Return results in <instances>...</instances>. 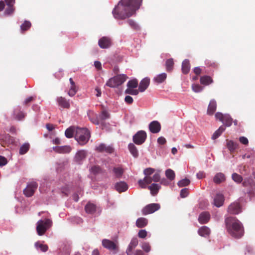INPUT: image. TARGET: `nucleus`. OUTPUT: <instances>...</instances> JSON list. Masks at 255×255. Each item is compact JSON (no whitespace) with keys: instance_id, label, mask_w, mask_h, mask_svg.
I'll return each mask as SVG.
<instances>
[{"instance_id":"f257e3e1","label":"nucleus","mask_w":255,"mask_h":255,"mask_svg":"<svg viewBox=\"0 0 255 255\" xmlns=\"http://www.w3.org/2000/svg\"><path fill=\"white\" fill-rule=\"evenodd\" d=\"M142 0H121L112 11L114 17L124 19L131 16L139 8Z\"/></svg>"},{"instance_id":"f03ea898","label":"nucleus","mask_w":255,"mask_h":255,"mask_svg":"<svg viewBox=\"0 0 255 255\" xmlns=\"http://www.w3.org/2000/svg\"><path fill=\"white\" fill-rule=\"evenodd\" d=\"M226 229L233 237L242 238L244 234V229L241 222L235 217H227L225 219Z\"/></svg>"},{"instance_id":"7ed1b4c3","label":"nucleus","mask_w":255,"mask_h":255,"mask_svg":"<svg viewBox=\"0 0 255 255\" xmlns=\"http://www.w3.org/2000/svg\"><path fill=\"white\" fill-rule=\"evenodd\" d=\"M90 137L89 130L86 128H76L75 138L81 145L86 144Z\"/></svg>"},{"instance_id":"20e7f679","label":"nucleus","mask_w":255,"mask_h":255,"mask_svg":"<svg viewBox=\"0 0 255 255\" xmlns=\"http://www.w3.org/2000/svg\"><path fill=\"white\" fill-rule=\"evenodd\" d=\"M128 78L125 74H118L109 79L106 85L111 88H116L123 84Z\"/></svg>"},{"instance_id":"39448f33","label":"nucleus","mask_w":255,"mask_h":255,"mask_svg":"<svg viewBox=\"0 0 255 255\" xmlns=\"http://www.w3.org/2000/svg\"><path fill=\"white\" fill-rule=\"evenodd\" d=\"M52 225V222L49 219L40 220L37 223L36 231L38 235L42 236L49 229Z\"/></svg>"},{"instance_id":"423d86ee","label":"nucleus","mask_w":255,"mask_h":255,"mask_svg":"<svg viewBox=\"0 0 255 255\" xmlns=\"http://www.w3.org/2000/svg\"><path fill=\"white\" fill-rule=\"evenodd\" d=\"M243 186L247 188V193L251 196L255 195V182L251 178H246L243 182Z\"/></svg>"},{"instance_id":"0eeeda50","label":"nucleus","mask_w":255,"mask_h":255,"mask_svg":"<svg viewBox=\"0 0 255 255\" xmlns=\"http://www.w3.org/2000/svg\"><path fill=\"white\" fill-rule=\"evenodd\" d=\"M38 187V184L35 181L28 182L26 188L23 190L24 195L27 197H30L34 194Z\"/></svg>"},{"instance_id":"6e6552de","label":"nucleus","mask_w":255,"mask_h":255,"mask_svg":"<svg viewBox=\"0 0 255 255\" xmlns=\"http://www.w3.org/2000/svg\"><path fill=\"white\" fill-rule=\"evenodd\" d=\"M146 133L144 130H139L133 136V141L137 145H141L146 138Z\"/></svg>"},{"instance_id":"1a4fd4ad","label":"nucleus","mask_w":255,"mask_h":255,"mask_svg":"<svg viewBox=\"0 0 255 255\" xmlns=\"http://www.w3.org/2000/svg\"><path fill=\"white\" fill-rule=\"evenodd\" d=\"M160 208V206L157 203H152L149 204L145 206L142 209V214L143 215H146L148 214H152L155 211L158 210Z\"/></svg>"},{"instance_id":"9d476101","label":"nucleus","mask_w":255,"mask_h":255,"mask_svg":"<svg viewBox=\"0 0 255 255\" xmlns=\"http://www.w3.org/2000/svg\"><path fill=\"white\" fill-rule=\"evenodd\" d=\"M95 150L99 152H106L112 153L114 151V148L111 145H107L105 143H100L96 147Z\"/></svg>"},{"instance_id":"9b49d317","label":"nucleus","mask_w":255,"mask_h":255,"mask_svg":"<svg viewBox=\"0 0 255 255\" xmlns=\"http://www.w3.org/2000/svg\"><path fill=\"white\" fill-rule=\"evenodd\" d=\"M102 245L104 248L109 250L115 251V253L118 251V246L112 240H102Z\"/></svg>"},{"instance_id":"f8f14e48","label":"nucleus","mask_w":255,"mask_h":255,"mask_svg":"<svg viewBox=\"0 0 255 255\" xmlns=\"http://www.w3.org/2000/svg\"><path fill=\"white\" fill-rule=\"evenodd\" d=\"M112 44L110 38L104 36L99 40L98 45L101 48L106 49L109 48Z\"/></svg>"},{"instance_id":"ddd939ff","label":"nucleus","mask_w":255,"mask_h":255,"mask_svg":"<svg viewBox=\"0 0 255 255\" xmlns=\"http://www.w3.org/2000/svg\"><path fill=\"white\" fill-rule=\"evenodd\" d=\"M53 150L58 153L67 154L71 152L72 149L69 145L57 146L53 147Z\"/></svg>"},{"instance_id":"4468645a","label":"nucleus","mask_w":255,"mask_h":255,"mask_svg":"<svg viewBox=\"0 0 255 255\" xmlns=\"http://www.w3.org/2000/svg\"><path fill=\"white\" fill-rule=\"evenodd\" d=\"M149 129L151 132L156 133L160 131L161 125L158 121H154L149 124Z\"/></svg>"},{"instance_id":"2eb2a0df","label":"nucleus","mask_w":255,"mask_h":255,"mask_svg":"<svg viewBox=\"0 0 255 255\" xmlns=\"http://www.w3.org/2000/svg\"><path fill=\"white\" fill-rule=\"evenodd\" d=\"M241 212V207L237 202L232 203L228 207V212L232 214H238Z\"/></svg>"},{"instance_id":"dca6fc26","label":"nucleus","mask_w":255,"mask_h":255,"mask_svg":"<svg viewBox=\"0 0 255 255\" xmlns=\"http://www.w3.org/2000/svg\"><path fill=\"white\" fill-rule=\"evenodd\" d=\"M57 102L58 104V105L63 108L69 109L70 107L69 100H67L64 97H58L57 99Z\"/></svg>"},{"instance_id":"f3484780","label":"nucleus","mask_w":255,"mask_h":255,"mask_svg":"<svg viewBox=\"0 0 255 255\" xmlns=\"http://www.w3.org/2000/svg\"><path fill=\"white\" fill-rule=\"evenodd\" d=\"M115 188L118 192L121 193L127 191L128 186L125 182L120 181L115 184Z\"/></svg>"},{"instance_id":"a211bd4d","label":"nucleus","mask_w":255,"mask_h":255,"mask_svg":"<svg viewBox=\"0 0 255 255\" xmlns=\"http://www.w3.org/2000/svg\"><path fill=\"white\" fill-rule=\"evenodd\" d=\"M210 219V215L207 212H202L198 217V221L200 224H204L208 223Z\"/></svg>"},{"instance_id":"6ab92c4d","label":"nucleus","mask_w":255,"mask_h":255,"mask_svg":"<svg viewBox=\"0 0 255 255\" xmlns=\"http://www.w3.org/2000/svg\"><path fill=\"white\" fill-rule=\"evenodd\" d=\"M25 116V113L20 111V108L19 107L16 108L13 111V118L14 119L21 121L23 120Z\"/></svg>"},{"instance_id":"aec40b11","label":"nucleus","mask_w":255,"mask_h":255,"mask_svg":"<svg viewBox=\"0 0 255 255\" xmlns=\"http://www.w3.org/2000/svg\"><path fill=\"white\" fill-rule=\"evenodd\" d=\"M150 83V79L148 78L143 79L140 82L138 87V90L140 92H144L148 87Z\"/></svg>"},{"instance_id":"412c9836","label":"nucleus","mask_w":255,"mask_h":255,"mask_svg":"<svg viewBox=\"0 0 255 255\" xmlns=\"http://www.w3.org/2000/svg\"><path fill=\"white\" fill-rule=\"evenodd\" d=\"M217 103L214 99L210 101L207 109V114L213 115L216 110Z\"/></svg>"},{"instance_id":"4be33fe9","label":"nucleus","mask_w":255,"mask_h":255,"mask_svg":"<svg viewBox=\"0 0 255 255\" xmlns=\"http://www.w3.org/2000/svg\"><path fill=\"white\" fill-rule=\"evenodd\" d=\"M211 233L210 229L207 226H203L198 230V234L202 237L209 238Z\"/></svg>"},{"instance_id":"5701e85b","label":"nucleus","mask_w":255,"mask_h":255,"mask_svg":"<svg viewBox=\"0 0 255 255\" xmlns=\"http://www.w3.org/2000/svg\"><path fill=\"white\" fill-rule=\"evenodd\" d=\"M214 205L217 207H220L223 205L224 202V197L222 194H217L216 196L215 197L214 200Z\"/></svg>"},{"instance_id":"b1692460","label":"nucleus","mask_w":255,"mask_h":255,"mask_svg":"<svg viewBox=\"0 0 255 255\" xmlns=\"http://www.w3.org/2000/svg\"><path fill=\"white\" fill-rule=\"evenodd\" d=\"M87 155V152L85 150H81L78 151L75 155V159L76 162L80 163L84 159Z\"/></svg>"},{"instance_id":"393cba45","label":"nucleus","mask_w":255,"mask_h":255,"mask_svg":"<svg viewBox=\"0 0 255 255\" xmlns=\"http://www.w3.org/2000/svg\"><path fill=\"white\" fill-rule=\"evenodd\" d=\"M69 81L71 84V87L69 91L68 92V94L70 97H73L76 94L78 91V89L77 88V86H76L75 82H74L72 78H70L69 79Z\"/></svg>"},{"instance_id":"a878e982","label":"nucleus","mask_w":255,"mask_h":255,"mask_svg":"<svg viewBox=\"0 0 255 255\" xmlns=\"http://www.w3.org/2000/svg\"><path fill=\"white\" fill-rule=\"evenodd\" d=\"M138 243V240H131L126 250V253L128 255H132V251L137 246Z\"/></svg>"},{"instance_id":"bb28decb","label":"nucleus","mask_w":255,"mask_h":255,"mask_svg":"<svg viewBox=\"0 0 255 255\" xmlns=\"http://www.w3.org/2000/svg\"><path fill=\"white\" fill-rule=\"evenodd\" d=\"M161 186L159 184L153 183L148 187V189L150 191L151 194L154 196L156 195L160 189Z\"/></svg>"},{"instance_id":"cd10ccee","label":"nucleus","mask_w":255,"mask_h":255,"mask_svg":"<svg viewBox=\"0 0 255 255\" xmlns=\"http://www.w3.org/2000/svg\"><path fill=\"white\" fill-rule=\"evenodd\" d=\"M190 69L189 61L188 59H185L182 63V71L183 73L186 74L189 73Z\"/></svg>"},{"instance_id":"c85d7f7f","label":"nucleus","mask_w":255,"mask_h":255,"mask_svg":"<svg viewBox=\"0 0 255 255\" xmlns=\"http://www.w3.org/2000/svg\"><path fill=\"white\" fill-rule=\"evenodd\" d=\"M85 210L86 213L93 214L96 210V206L95 204L88 203L85 207Z\"/></svg>"},{"instance_id":"c756f323","label":"nucleus","mask_w":255,"mask_h":255,"mask_svg":"<svg viewBox=\"0 0 255 255\" xmlns=\"http://www.w3.org/2000/svg\"><path fill=\"white\" fill-rule=\"evenodd\" d=\"M151 183V181L148 177H144L143 179H140L138 181L139 186L144 189L146 188V184H149Z\"/></svg>"},{"instance_id":"7c9ffc66","label":"nucleus","mask_w":255,"mask_h":255,"mask_svg":"<svg viewBox=\"0 0 255 255\" xmlns=\"http://www.w3.org/2000/svg\"><path fill=\"white\" fill-rule=\"evenodd\" d=\"M148 220L143 217L138 218L136 221V225L138 228H143L147 225Z\"/></svg>"},{"instance_id":"2f4dec72","label":"nucleus","mask_w":255,"mask_h":255,"mask_svg":"<svg viewBox=\"0 0 255 255\" xmlns=\"http://www.w3.org/2000/svg\"><path fill=\"white\" fill-rule=\"evenodd\" d=\"M214 182L216 184H220L225 180V176L223 173H217L213 179Z\"/></svg>"},{"instance_id":"473e14b6","label":"nucleus","mask_w":255,"mask_h":255,"mask_svg":"<svg viewBox=\"0 0 255 255\" xmlns=\"http://www.w3.org/2000/svg\"><path fill=\"white\" fill-rule=\"evenodd\" d=\"M212 78L209 76H204L200 78V83L205 85H208L213 83Z\"/></svg>"},{"instance_id":"72a5a7b5","label":"nucleus","mask_w":255,"mask_h":255,"mask_svg":"<svg viewBox=\"0 0 255 255\" xmlns=\"http://www.w3.org/2000/svg\"><path fill=\"white\" fill-rule=\"evenodd\" d=\"M88 116L90 121L93 124L98 125L102 123L99 118H98L96 115H94V113L93 112L89 114Z\"/></svg>"},{"instance_id":"f704fd0d","label":"nucleus","mask_w":255,"mask_h":255,"mask_svg":"<svg viewBox=\"0 0 255 255\" xmlns=\"http://www.w3.org/2000/svg\"><path fill=\"white\" fill-rule=\"evenodd\" d=\"M128 149L131 154L134 157H137L138 156V152L136 146L133 143H129L128 146Z\"/></svg>"},{"instance_id":"c9c22d12","label":"nucleus","mask_w":255,"mask_h":255,"mask_svg":"<svg viewBox=\"0 0 255 255\" xmlns=\"http://www.w3.org/2000/svg\"><path fill=\"white\" fill-rule=\"evenodd\" d=\"M76 128L71 127L68 128L65 132V136L67 138H71L73 137L74 133H76Z\"/></svg>"},{"instance_id":"e433bc0d","label":"nucleus","mask_w":255,"mask_h":255,"mask_svg":"<svg viewBox=\"0 0 255 255\" xmlns=\"http://www.w3.org/2000/svg\"><path fill=\"white\" fill-rule=\"evenodd\" d=\"M113 171L115 176L117 178H120L122 176L124 170L123 168L121 167H115L113 168Z\"/></svg>"},{"instance_id":"4c0bfd02","label":"nucleus","mask_w":255,"mask_h":255,"mask_svg":"<svg viewBox=\"0 0 255 255\" xmlns=\"http://www.w3.org/2000/svg\"><path fill=\"white\" fill-rule=\"evenodd\" d=\"M35 247L37 249H39L43 252H46L48 249V247L47 245L43 244L39 241H38L35 243Z\"/></svg>"},{"instance_id":"58836bf2","label":"nucleus","mask_w":255,"mask_h":255,"mask_svg":"<svg viewBox=\"0 0 255 255\" xmlns=\"http://www.w3.org/2000/svg\"><path fill=\"white\" fill-rule=\"evenodd\" d=\"M30 144L28 143L23 144L19 148V153L20 155L25 154L29 149Z\"/></svg>"},{"instance_id":"ea45409f","label":"nucleus","mask_w":255,"mask_h":255,"mask_svg":"<svg viewBox=\"0 0 255 255\" xmlns=\"http://www.w3.org/2000/svg\"><path fill=\"white\" fill-rule=\"evenodd\" d=\"M174 61L172 58L167 59L165 62V66L167 72H171L173 70Z\"/></svg>"},{"instance_id":"a19ab883","label":"nucleus","mask_w":255,"mask_h":255,"mask_svg":"<svg viewBox=\"0 0 255 255\" xmlns=\"http://www.w3.org/2000/svg\"><path fill=\"white\" fill-rule=\"evenodd\" d=\"M227 146L231 152L234 151L238 147V144L232 140H227Z\"/></svg>"},{"instance_id":"79ce46f5","label":"nucleus","mask_w":255,"mask_h":255,"mask_svg":"<svg viewBox=\"0 0 255 255\" xmlns=\"http://www.w3.org/2000/svg\"><path fill=\"white\" fill-rule=\"evenodd\" d=\"M222 123L227 127H230L233 123V119L229 115H225Z\"/></svg>"},{"instance_id":"37998d69","label":"nucleus","mask_w":255,"mask_h":255,"mask_svg":"<svg viewBox=\"0 0 255 255\" xmlns=\"http://www.w3.org/2000/svg\"><path fill=\"white\" fill-rule=\"evenodd\" d=\"M225 128L222 126H221L212 135V139H216L222 133L225 131Z\"/></svg>"},{"instance_id":"c03bdc74","label":"nucleus","mask_w":255,"mask_h":255,"mask_svg":"<svg viewBox=\"0 0 255 255\" xmlns=\"http://www.w3.org/2000/svg\"><path fill=\"white\" fill-rule=\"evenodd\" d=\"M167 77V75L166 73H163L157 75L154 79V80L157 83H161L163 82Z\"/></svg>"},{"instance_id":"a18cd8bd","label":"nucleus","mask_w":255,"mask_h":255,"mask_svg":"<svg viewBox=\"0 0 255 255\" xmlns=\"http://www.w3.org/2000/svg\"><path fill=\"white\" fill-rule=\"evenodd\" d=\"M165 175L166 177L170 181L174 179L175 174L173 170L171 169H168L165 171Z\"/></svg>"},{"instance_id":"49530a36","label":"nucleus","mask_w":255,"mask_h":255,"mask_svg":"<svg viewBox=\"0 0 255 255\" xmlns=\"http://www.w3.org/2000/svg\"><path fill=\"white\" fill-rule=\"evenodd\" d=\"M138 86V81L136 79H132L129 80L127 83L128 88L133 89L135 88Z\"/></svg>"},{"instance_id":"de8ad7c7","label":"nucleus","mask_w":255,"mask_h":255,"mask_svg":"<svg viewBox=\"0 0 255 255\" xmlns=\"http://www.w3.org/2000/svg\"><path fill=\"white\" fill-rule=\"evenodd\" d=\"M110 117V114L107 111L103 110L102 111L100 115L99 116V119L102 122L103 121L109 119Z\"/></svg>"},{"instance_id":"09e8293b","label":"nucleus","mask_w":255,"mask_h":255,"mask_svg":"<svg viewBox=\"0 0 255 255\" xmlns=\"http://www.w3.org/2000/svg\"><path fill=\"white\" fill-rule=\"evenodd\" d=\"M31 26V24L29 21H25L20 26V29L21 31L23 32L27 30Z\"/></svg>"},{"instance_id":"8fccbe9b","label":"nucleus","mask_w":255,"mask_h":255,"mask_svg":"<svg viewBox=\"0 0 255 255\" xmlns=\"http://www.w3.org/2000/svg\"><path fill=\"white\" fill-rule=\"evenodd\" d=\"M190 180L186 178L185 179L179 181L177 183V185L179 187H182L188 186L190 184Z\"/></svg>"},{"instance_id":"3c124183","label":"nucleus","mask_w":255,"mask_h":255,"mask_svg":"<svg viewBox=\"0 0 255 255\" xmlns=\"http://www.w3.org/2000/svg\"><path fill=\"white\" fill-rule=\"evenodd\" d=\"M232 179L238 183H240L243 181V177L240 175L234 173L232 175Z\"/></svg>"},{"instance_id":"603ef678","label":"nucleus","mask_w":255,"mask_h":255,"mask_svg":"<svg viewBox=\"0 0 255 255\" xmlns=\"http://www.w3.org/2000/svg\"><path fill=\"white\" fill-rule=\"evenodd\" d=\"M14 10L15 7L14 6H7L4 11V14L8 15H11L14 12Z\"/></svg>"},{"instance_id":"864d4df0","label":"nucleus","mask_w":255,"mask_h":255,"mask_svg":"<svg viewBox=\"0 0 255 255\" xmlns=\"http://www.w3.org/2000/svg\"><path fill=\"white\" fill-rule=\"evenodd\" d=\"M155 170L153 168H147L144 170V174L145 175V177H148L150 179L151 178L150 175L153 173Z\"/></svg>"},{"instance_id":"5fc2aeb1","label":"nucleus","mask_w":255,"mask_h":255,"mask_svg":"<svg viewBox=\"0 0 255 255\" xmlns=\"http://www.w3.org/2000/svg\"><path fill=\"white\" fill-rule=\"evenodd\" d=\"M128 23L131 26L132 28L134 30H138L139 29V26L132 19H129L128 21Z\"/></svg>"},{"instance_id":"6e6d98bb","label":"nucleus","mask_w":255,"mask_h":255,"mask_svg":"<svg viewBox=\"0 0 255 255\" xmlns=\"http://www.w3.org/2000/svg\"><path fill=\"white\" fill-rule=\"evenodd\" d=\"M139 91L138 90L127 88L125 91V93L132 95H137Z\"/></svg>"},{"instance_id":"4d7b16f0","label":"nucleus","mask_w":255,"mask_h":255,"mask_svg":"<svg viewBox=\"0 0 255 255\" xmlns=\"http://www.w3.org/2000/svg\"><path fill=\"white\" fill-rule=\"evenodd\" d=\"M91 172L94 174H97L102 172V169L99 166H93L91 168Z\"/></svg>"},{"instance_id":"13d9d810","label":"nucleus","mask_w":255,"mask_h":255,"mask_svg":"<svg viewBox=\"0 0 255 255\" xmlns=\"http://www.w3.org/2000/svg\"><path fill=\"white\" fill-rule=\"evenodd\" d=\"M150 180L151 182L154 181L155 182H159L160 180V175L158 172L155 173L152 177H151Z\"/></svg>"},{"instance_id":"bf43d9fd","label":"nucleus","mask_w":255,"mask_h":255,"mask_svg":"<svg viewBox=\"0 0 255 255\" xmlns=\"http://www.w3.org/2000/svg\"><path fill=\"white\" fill-rule=\"evenodd\" d=\"M192 90L195 92H201L203 90V87L201 86L199 84H193V85H192Z\"/></svg>"},{"instance_id":"052dcab7","label":"nucleus","mask_w":255,"mask_h":255,"mask_svg":"<svg viewBox=\"0 0 255 255\" xmlns=\"http://www.w3.org/2000/svg\"><path fill=\"white\" fill-rule=\"evenodd\" d=\"M189 194V190L187 188H183L182 189L180 193V197L181 198H185L188 196Z\"/></svg>"},{"instance_id":"680f3d73","label":"nucleus","mask_w":255,"mask_h":255,"mask_svg":"<svg viewBox=\"0 0 255 255\" xmlns=\"http://www.w3.org/2000/svg\"><path fill=\"white\" fill-rule=\"evenodd\" d=\"M141 248L146 253H148L151 249V247L149 243H143L141 246Z\"/></svg>"},{"instance_id":"e2e57ef3","label":"nucleus","mask_w":255,"mask_h":255,"mask_svg":"<svg viewBox=\"0 0 255 255\" xmlns=\"http://www.w3.org/2000/svg\"><path fill=\"white\" fill-rule=\"evenodd\" d=\"M138 236L140 238H145L147 236V232L145 230H140L138 233Z\"/></svg>"},{"instance_id":"0e129e2a","label":"nucleus","mask_w":255,"mask_h":255,"mask_svg":"<svg viewBox=\"0 0 255 255\" xmlns=\"http://www.w3.org/2000/svg\"><path fill=\"white\" fill-rule=\"evenodd\" d=\"M239 141L241 143L244 145H248L249 143V140L248 138L245 136H241L239 138Z\"/></svg>"},{"instance_id":"69168bd1","label":"nucleus","mask_w":255,"mask_h":255,"mask_svg":"<svg viewBox=\"0 0 255 255\" xmlns=\"http://www.w3.org/2000/svg\"><path fill=\"white\" fill-rule=\"evenodd\" d=\"M225 115L222 114L221 113L218 112L215 114V117L217 119L219 120L222 122L224 120Z\"/></svg>"},{"instance_id":"338daca9","label":"nucleus","mask_w":255,"mask_h":255,"mask_svg":"<svg viewBox=\"0 0 255 255\" xmlns=\"http://www.w3.org/2000/svg\"><path fill=\"white\" fill-rule=\"evenodd\" d=\"M7 159L3 156H0V166H2L6 164Z\"/></svg>"},{"instance_id":"774afa93","label":"nucleus","mask_w":255,"mask_h":255,"mask_svg":"<svg viewBox=\"0 0 255 255\" xmlns=\"http://www.w3.org/2000/svg\"><path fill=\"white\" fill-rule=\"evenodd\" d=\"M240 172L242 174H247V167L246 165L241 166L240 168Z\"/></svg>"}]
</instances>
